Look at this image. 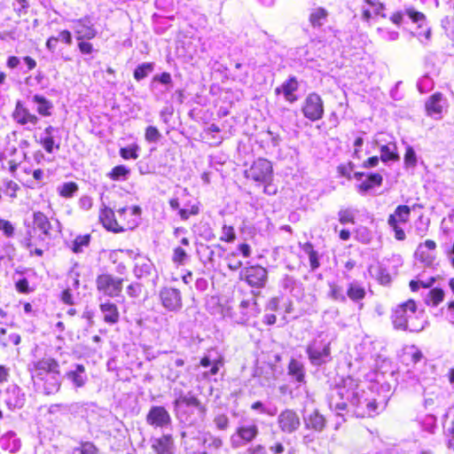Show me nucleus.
<instances>
[{
    "label": "nucleus",
    "instance_id": "nucleus-25",
    "mask_svg": "<svg viewBox=\"0 0 454 454\" xmlns=\"http://www.w3.org/2000/svg\"><path fill=\"white\" fill-rule=\"evenodd\" d=\"M66 377L75 387H84L88 380L85 367L82 364H76L74 369L67 372Z\"/></svg>",
    "mask_w": 454,
    "mask_h": 454
},
{
    "label": "nucleus",
    "instance_id": "nucleus-36",
    "mask_svg": "<svg viewBox=\"0 0 454 454\" xmlns=\"http://www.w3.org/2000/svg\"><path fill=\"white\" fill-rule=\"evenodd\" d=\"M396 145L393 142H388L386 145H380V159L382 161L395 160L398 159L396 152Z\"/></svg>",
    "mask_w": 454,
    "mask_h": 454
},
{
    "label": "nucleus",
    "instance_id": "nucleus-57",
    "mask_svg": "<svg viewBox=\"0 0 454 454\" xmlns=\"http://www.w3.org/2000/svg\"><path fill=\"white\" fill-rule=\"evenodd\" d=\"M405 13L409 16L413 22L419 23V27H422L424 22L426 21V17L422 12H417L413 9H407Z\"/></svg>",
    "mask_w": 454,
    "mask_h": 454
},
{
    "label": "nucleus",
    "instance_id": "nucleus-63",
    "mask_svg": "<svg viewBox=\"0 0 454 454\" xmlns=\"http://www.w3.org/2000/svg\"><path fill=\"white\" fill-rule=\"evenodd\" d=\"M214 423L219 430H225L229 427V418L225 414H218L215 417Z\"/></svg>",
    "mask_w": 454,
    "mask_h": 454
},
{
    "label": "nucleus",
    "instance_id": "nucleus-55",
    "mask_svg": "<svg viewBox=\"0 0 454 454\" xmlns=\"http://www.w3.org/2000/svg\"><path fill=\"white\" fill-rule=\"evenodd\" d=\"M417 86L421 93H425L433 88L434 82L428 75H424L418 81Z\"/></svg>",
    "mask_w": 454,
    "mask_h": 454
},
{
    "label": "nucleus",
    "instance_id": "nucleus-33",
    "mask_svg": "<svg viewBox=\"0 0 454 454\" xmlns=\"http://www.w3.org/2000/svg\"><path fill=\"white\" fill-rule=\"evenodd\" d=\"M382 180L383 178L381 175L378 173L371 174L357 186L358 192L364 194L373 187L381 185Z\"/></svg>",
    "mask_w": 454,
    "mask_h": 454
},
{
    "label": "nucleus",
    "instance_id": "nucleus-46",
    "mask_svg": "<svg viewBox=\"0 0 454 454\" xmlns=\"http://www.w3.org/2000/svg\"><path fill=\"white\" fill-rule=\"evenodd\" d=\"M327 12L324 8H317L312 11L309 16V20L312 26L320 27L323 25V20H325Z\"/></svg>",
    "mask_w": 454,
    "mask_h": 454
},
{
    "label": "nucleus",
    "instance_id": "nucleus-12",
    "mask_svg": "<svg viewBox=\"0 0 454 454\" xmlns=\"http://www.w3.org/2000/svg\"><path fill=\"white\" fill-rule=\"evenodd\" d=\"M278 425L283 433L292 434L301 426L300 417L294 411L286 409L278 415Z\"/></svg>",
    "mask_w": 454,
    "mask_h": 454
},
{
    "label": "nucleus",
    "instance_id": "nucleus-38",
    "mask_svg": "<svg viewBox=\"0 0 454 454\" xmlns=\"http://www.w3.org/2000/svg\"><path fill=\"white\" fill-rule=\"evenodd\" d=\"M33 102L37 105V112L43 116L51 115V109L52 104L47 100L44 97L40 95H35L32 98Z\"/></svg>",
    "mask_w": 454,
    "mask_h": 454
},
{
    "label": "nucleus",
    "instance_id": "nucleus-17",
    "mask_svg": "<svg viewBox=\"0 0 454 454\" xmlns=\"http://www.w3.org/2000/svg\"><path fill=\"white\" fill-rule=\"evenodd\" d=\"M146 419L148 424L158 427H164L171 422L169 413L162 406L152 407L147 414Z\"/></svg>",
    "mask_w": 454,
    "mask_h": 454
},
{
    "label": "nucleus",
    "instance_id": "nucleus-37",
    "mask_svg": "<svg viewBox=\"0 0 454 454\" xmlns=\"http://www.w3.org/2000/svg\"><path fill=\"white\" fill-rule=\"evenodd\" d=\"M418 421L423 431L428 434H434L437 425L436 418L434 415L426 414L421 416Z\"/></svg>",
    "mask_w": 454,
    "mask_h": 454
},
{
    "label": "nucleus",
    "instance_id": "nucleus-45",
    "mask_svg": "<svg viewBox=\"0 0 454 454\" xmlns=\"http://www.w3.org/2000/svg\"><path fill=\"white\" fill-rule=\"evenodd\" d=\"M153 63L149 62L139 65L134 71V78L137 81H141L153 71Z\"/></svg>",
    "mask_w": 454,
    "mask_h": 454
},
{
    "label": "nucleus",
    "instance_id": "nucleus-11",
    "mask_svg": "<svg viewBox=\"0 0 454 454\" xmlns=\"http://www.w3.org/2000/svg\"><path fill=\"white\" fill-rule=\"evenodd\" d=\"M119 223L126 229H133L138 224L141 208L137 206L123 207L116 209Z\"/></svg>",
    "mask_w": 454,
    "mask_h": 454
},
{
    "label": "nucleus",
    "instance_id": "nucleus-32",
    "mask_svg": "<svg viewBox=\"0 0 454 454\" xmlns=\"http://www.w3.org/2000/svg\"><path fill=\"white\" fill-rule=\"evenodd\" d=\"M1 445L10 452H17L20 448V441L14 432H8L1 438Z\"/></svg>",
    "mask_w": 454,
    "mask_h": 454
},
{
    "label": "nucleus",
    "instance_id": "nucleus-35",
    "mask_svg": "<svg viewBox=\"0 0 454 454\" xmlns=\"http://www.w3.org/2000/svg\"><path fill=\"white\" fill-rule=\"evenodd\" d=\"M288 373L294 377L297 382H303L305 378L303 364L295 359H292L288 365Z\"/></svg>",
    "mask_w": 454,
    "mask_h": 454
},
{
    "label": "nucleus",
    "instance_id": "nucleus-20",
    "mask_svg": "<svg viewBox=\"0 0 454 454\" xmlns=\"http://www.w3.org/2000/svg\"><path fill=\"white\" fill-rule=\"evenodd\" d=\"M446 106V100L441 93H434L426 103V110L429 116L434 119H441L442 113Z\"/></svg>",
    "mask_w": 454,
    "mask_h": 454
},
{
    "label": "nucleus",
    "instance_id": "nucleus-27",
    "mask_svg": "<svg viewBox=\"0 0 454 454\" xmlns=\"http://www.w3.org/2000/svg\"><path fill=\"white\" fill-rule=\"evenodd\" d=\"M152 448L157 454H173V439L165 434L153 440Z\"/></svg>",
    "mask_w": 454,
    "mask_h": 454
},
{
    "label": "nucleus",
    "instance_id": "nucleus-47",
    "mask_svg": "<svg viewBox=\"0 0 454 454\" xmlns=\"http://www.w3.org/2000/svg\"><path fill=\"white\" fill-rule=\"evenodd\" d=\"M303 251L308 254L309 264L312 270H316L319 267L318 255L317 251L314 250L313 246L310 243H306L303 246Z\"/></svg>",
    "mask_w": 454,
    "mask_h": 454
},
{
    "label": "nucleus",
    "instance_id": "nucleus-14",
    "mask_svg": "<svg viewBox=\"0 0 454 454\" xmlns=\"http://www.w3.org/2000/svg\"><path fill=\"white\" fill-rule=\"evenodd\" d=\"M12 116L17 123L29 130L35 129L39 121L38 117L31 114L20 101L16 105Z\"/></svg>",
    "mask_w": 454,
    "mask_h": 454
},
{
    "label": "nucleus",
    "instance_id": "nucleus-56",
    "mask_svg": "<svg viewBox=\"0 0 454 454\" xmlns=\"http://www.w3.org/2000/svg\"><path fill=\"white\" fill-rule=\"evenodd\" d=\"M378 35L386 41H395L399 37V33L397 31L389 30L383 27H379L377 29Z\"/></svg>",
    "mask_w": 454,
    "mask_h": 454
},
{
    "label": "nucleus",
    "instance_id": "nucleus-13",
    "mask_svg": "<svg viewBox=\"0 0 454 454\" xmlns=\"http://www.w3.org/2000/svg\"><path fill=\"white\" fill-rule=\"evenodd\" d=\"M241 277L254 287H262L267 280V270L261 266H251L241 272Z\"/></svg>",
    "mask_w": 454,
    "mask_h": 454
},
{
    "label": "nucleus",
    "instance_id": "nucleus-4",
    "mask_svg": "<svg viewBox=\"0 0 454 454\" xmlns=\"http://www.w3.org/2000/svg\"><path fill=\"white\" fill-rule=\"evenodd\" d=\"M246 176L259 184L262 182H268L270 179H273L271 162L266 159L254 160L251 167L246 170Z\"/></svg>",
    "mask_w": 454,
    "mask_h": 454
},
{
    "label": "nucleus",
    "instance_id": "nucleus-59",
    "mask_svg": "<svg viewBox=\"0 0 454 454\" xmlns=\"http://www.w3.org/2000/svg\"><path fill=\"white\" fill-rule=\"evenodd\" d=\"M339 221L342 224L354 223V213L351 209L346 208L339 211Z\"/></svg>",
    "mask_w": 454,
    "mask_h": 454
},
{
    "label": "nucleus",
    "instance_id": "nucleus-26",
    "mask_svg": "<svg viewBox=\"0 0 454 454\" xmlns=\"http://www.w3.org/2000/svg\"><path fill=\"white\" fill-rule=\"evenodd\" d=\"M56 133H58V129L52 126H49L44 129L40 138L41 145H43L44 150L49 153H53L54 148H59V145L57 144L54 139Z\"/></svg>",
    "mask_w": 454,
    "mask_h": 454
},
{
    "label": "nucleus",
    "instance_id": "nucleus-60",
    "mask_svg": "<svg viewBox=\"0 0 454 454\" xmlns=\"http://www.w3.org/2000/svg\"><path fill=\"white\" fill-rule=\"evenodd\" d=\"M145 139L149 143H155L157 142L160 137V133L157 129V128L153 126H149L145 130Z\"/></svg>",
    "mask_w": 454,
    "mask_h": 454
},
{
    "label": "nucleus",
    "instance_id": "nucleus-31",
    "mask_svg": "<svg viewBox=\"0 0 454 454\" xmlns=\"http://www.w3.org/2000/svg\"><path fill=\"white\" fill-rule=\"evenodd\" d=\"M304 424L307 428L320 432L325 427V419L317 411H314L304 417Z\"/></svg>",
    "mask_w": 454,
    "mask_h": 454
},
{
    "label": "nucleus",
    "instance_id": "nucleus-49",
    "mask_svg": "<svg viewBox=\"0 0 454 454\" xmlns=\"http://www.w3.org/2000/svg\"><path fill=\"white\" fill-rule=\"evenodd\" d=\"M329 296L337 301H346V294L343 288L336 284H330Z\"/></svg>",
    "mask_w": 454,
    "mask_h": 454
},
{
    "label": "nucleus",
    "instance_id": "nucleus-23",
    "mask_svg": "<svg viewBox=\"0 0 454 454\" xmlns=\"http://www.w3.org/2000/svg\"><path fill=\"white\" fill-rule=\"evenodd\" d=\"M100 312L103 316L104 322L108 325H115L119 322L120 313L117 306L110 301H106L99 305Z\"/></svg>",
    "mask_w": 454,
    "mask_h": 454
},
{
    "label": "nucleus",
    "instance_id": "nucleus-10",
    "mask_svg": "<svg viewBox=\"0 0 454 454\" xmlns=\"http://www.w3.org/2000/svg\"><path fill=\"white\" fill-rule=\"evenodd\" d=\"M159 295L162 306L168 311H178L182 309V295L178 289L165 286L160 290Z\"/></svg>",
    "mask_w": 454,
    "mask_h": 454
},
{
    "label": "nucleus",
    "instance_id": "nucleus-24",
    "mask_svg": "<svg viewBox=\"0 0 454 454\" xmlns=\"http://www.w3.org/2000/svg\"><path fill=\"white\" fill-rule=\"evenodd\" d=\"M240 316L235 318L238 324L246 323L251 317L259 313L255 301H242L239 304Z\"/></svg>",
    "mask_w": 454,
    "mask_h": 454
},
{
    "label": "nucleus",
    "instance_id": "nucleus-18",
    "mask_svg": "<svg viewBox=\"0 0 454 454\" xmlns=\"http://www.w3.org/2000/svg\"><path fill=\"white\" fill-rule=\"evenodd\" d=\"M299 83L295 77H289L280 86L275 89L277 95L282 94L286 102L293 104L297 101L298 98L295 92L298 90Z\"/></svg>",
    "mask_w": 454,
    "mask_h": 454
},
{
    "label": "nucleus",
    "instance_id": "nucleus-9",
    "mask_svg": "<svg viewBox=\"0 0 454 454\" xmlns=\"http://www.w3.org/2000/svg\"><path fill=\"white\" fill-rule=\"evenodd\" d=\"M59 364L56 360L51 357L43 358L33 364L30 368L31 376L35 385L40 386L41 382L49 376L50 372L59 369Z\"/></svg>",
    "mask_w": 454,
    "mask_h": 454
},
{
    "label": "nucleus",
    "instance_id": "nucleus-58",
    "mask_svg": "<svg viewBox=\"0 0 454 454\" xmlns=\"http://www.w3.org/2000/svg\"><path fill=\"white\" fill-rule=\"evenodd\" d=\"M429 223V219L425 220L423 216H420L419 218V224L416 226L415 229L416 234L421 238L426 236L428 231Z\"/></svg>",
    "mask_w": 454,
    "mask_h": 454
},
{
    "label": "nucleus",
    "instance_id": "nucleus-21",
    "mask_svg": "<svg viewBox=\"0 0 454 454\" xmlns=\"http://www.w3.org/2000/svg\"><path fill=\"white\" fill-rule=\"evenodd\" d=\"M4 402L9 409H16L23 406L25 395L17 385H10L5 390Z\"/></svg>",
    "mask_w": 454,
    "mask_h": 454
},
{
    "label": "nucleus",
    "instance_id": "nucleus-39",
    "mask_svg": "<svg viewBox=\"0 0 454 454\" xmlns=\"http://www.w3.org/2000/svg\"><path fill=\"white\" fill-rule=\"evenodd\" d=\"M347 295L350 300L354 301H358L364 298L365 290L357 282H353L348 286V288L347 290Z\"/></svg>",
    "mask_w": 454,
    "mask_h": 454
},
{
    "label": "nucleus",
    "instance_id": "nucleus-50",
    "mask_svg": "<svg viewBox=\"0 0 454 454\" xmlns=\"http://www.w3.org/2000/svg\"><path fill=\"white\" fill-rule=\"evenodd\" d=\"M90 243V236H78L73 242L72 250L78 254L83 251V248L88 247Z\"/></svg>",
    "mask_w": 454,
    "mask_h": 454
},
{
    "label": "nucleus",
    "instance_id": "nucleus-64",
    "mask_svg": "<svg viewBox=\"0 0 454 454\" xmlns=\"http://www.w3.org/2000/svg\"><path fill=\"white\" fill-rule=\"evenodd\" d=\"M120 155L124 160H129V159L136 160L138 157V154L137 153L136 147H131V146L121 148L120 150Z\"/></svg>",
    "mask_w": 454,
    "mask_h": 454
},
{
    "label": "nucleus",
    "instance_id": "nucleus-61",
    "mask_svg": "<svg viewBox=\"0 0 454 454\" xmlns=\"http://www.w3.org/2000/svg\"><path fill=\"white\" fill-rule=\"evenodd\" d=\"M13 10L19 15L22 16L27 12L28 2L27 0H15L13 2Z\"/></svg>",
    "mask_w": 454,
    "mask_h": 454
},
{
    "label": "nucleus",
    "instance_id": "nucleus-44",
    "mask_svg": "<svg viewBox=\"0 0 454 454\" xmlns=\"http://www.w3.org/2000/svg\"><path fill=\"white\" fill-rule=\"evenodd\" d=\"M251 409L254 411H259L260 413L267 414L270 417H274L278 412V409L276 406L266 405L260 401H257V402H254V403H252Z\"/></svg>",
    "mask_w": 454,
    "mask_h": 454
},
{
    "label": "nucleus",
    "instance_id": "nucleus-41",
    "mask_svg": "<svg viewBox=\"0 0 454 454\" xmlns=\"http://www.w3.org/2000/svg\"><path fill=\"white\" fill-rule=\"evenodd\" d=\"M421 357H422V354H421L420 350L415 346L407 347L404 349V352L403 355V359L406 363L411 362L413 364H416L419 361H420Z\"/></svg>",
    "mask_w": 454,
    "mask_h": 454
},
{
    "label": "nucleus",
    "instance_id": "nucleus-40",
    "mask_svg": "<svg viewBox=\"0 0 454 454\" xmlns=\"http://www.w3.org/2000/svg\"><path fill=\"white\" fill-rule=\"evenodd\" d=\"M129 173L127 167L120 165L114 167L107 176L114 181H125L129 178Z\"/></svg>",
    "mask_w": 454,
    "mask_h": 454
},
{
    "label": "nucleus",
    "instance_id": "nucleus-53",
    "mask_svg": "<svg viewBox=\"0 0 454 454\" xmlns=\"http://www.w3.org/2000/svg\"><path fill=\"white\" fill-rule=\"evenodd\" d=\"M236 239L234 228L229 225H223L221 231L220 239L228 243H231Z\"/></svg>",
    "mask_w": 454,
    "mask_h": 454
},
{
    "label": "nucleus",
    "instance_id": "nucleus-19",
    "mask_svg": "<svg viewBox=\"0 0 454 454\" xmlns=\"http://www.w3.org/2000/svg\"><path fill=\"white\" fill-rule=\"evenodd\" d=\"M72 28L76 35L77 40H90L97 35V30L94 28L93 24L87 18L74 21Z\"/></svg>",
    "mask_w": 454,
    "mask_h": 454
},
{
    "label": "nucleus",
    "instance_id": "nucleus-28",
    "mask_svg": "<svg viewBox=\"0 0 454 454\" xmlns=\"http://www.w3.org/2000/svg\"><path fill=\"white\" fill-rule=\"evenodd\" d=\"M41 386L46 395L58 392L60 387L59 370L57 369L56 371L50 372L49 376L45 377V380L41 382L39 387Z\"/></svg>",
    "mask_w": 454,
    "mask_h": 454
},
{
    "label": "nucleus",
    "instance_id": "nucleus-6",
    "mask_svg": "<svg viewBox=\"0 0 454 454\" xmlns=\"http://www.w3.org/2000/svg\"><path fill=\"white\" fill-rule=\"evenodd\" d=\"M196 408L200 411H204V406L200 403L197 397L191 393H181L176 396L174 402V411L176 417L184 421L187 419V412L189 409Z\"/></svg>",
    "mask_w": 454,
    "mask_h": 454
},
{
    "label": "nucleus",
    "instance_id": "nucleus-3",
    "mask_svg": "<svg viewBox=\"0 0 454 454\" xmlns=\"http://www.w3.org/2000/svg\"><path fill=\"white\" fill-rule=\"evenodd\" d=\"M333 336L328 332H320L308 344L306 353L311 364L319 366L331 361V344Z\"/></svg>",
    "mask_w": 454,
    "mask_h": 454
},
{
    "label": "nucleus",
    "instance_id": "nucleus-15",
    "mask_svg": "<svg viewBox=\"0 0 454 454\" xmlns=\"http://www.w3.org/2000/svg\"><path fill=\"white\" fill-rule=\"evenodd\" d=\"M436 244L434 240L427 239L418 246L415 257L426 266L433 265L435 260Z\"/></svg>",
    "mask_w": 454,
    "mask_h": 454
},
{
    "label": "nucleus",
    "instance_id": "nucleus-22",
    "mask_svg": "<svg viewBox=\"0 0 454 454\" xmlns=\"http://www.w3.org/2000/svg\"><path fill=\"white\" fill-rule=\"evenodd\" d=\"M99 220L106 229L114 232H121L124 228L119 223V220L115 218L114 212L104 206L99 213Z\"/></svg>",
    "mask_w": 454,
    "mask_h": 454
},
{
    "label": "nucleus",
    "instance_id": "nucleus-29",
    "mask_svg": "<svg viewBox=\"0 0 454 454\" xmlns=\"http://www.w3.org/2000/svg\"><path fill=\"white\" fill-rule=\"evenodd\" d=\"M133 272L137 278H142L150 274L153 268L151 261L147 258L137 255Z\"/></svg>",
    "mask_w": 454,
    "mask_h": 454
},
{
    "label": "nucleus",
    "instance_id": "nucleus-1",
    "mask_svg": "<svg viewBox=\"0 0 454 454\" xmlns=\"http://www.w3.org/2000/svg\"><path fill=\"white\" fill-rule=\"evenodd\" d=\"M348 402L354 407L356 417H372L379 413V410L385 407L384 402H377L372 388L358 384L354 379L348 378L343 385L337 387L331 394L329 405L335 411H343Z\"/></svg>",
    "mask_w": 454,
    "mask_h": 454
},
{
    "label": "nucleus",
    "instance_id": "nucleus-16",
    "mask_svg": "<svg viewBox=\"0 0 454 454\" xmlns=\"http://www.w3.org/2000/svg\"><path fill=\"white\" fill-rule=\"evenodd\" d=\"M386 6L380 0H364L361 6L362 19L365 21H369L372 18L380 16L386 18L387 15L384 12Z\"/></svg>",
    "mask_w": 454,
    "mask_h": 454
},
{
    "label": "nucleus",
    "instance_id": "nucleus-30",
    "mask_svg": "<svg viewBox=\"0 0 454 454\" xmlns=\"http://www.w3.org/2000/svg\"><path fill=\"white\" fill-rule=\"evenodd\" d=\"M411 215V208L405 205L398 206L395 212L388 216L387 223H405L408 222Z\"/></svg>",
    "mask_w": 454,
    "mask_h": 454
},
{
    "label": "nucleus",
    "instance_id": "nucleus-54",
    "mask_svg": "<svg viewBox=\"0 0 454 454\" xmlns=\"http://www.w3.org/2000/svg\"><path fill=\"white\" fill-rule=\"evenodd\" d=\"M200 212V207L197 204H193L189 207L180 208L178 215L184 221L187 220L191 215H196Z\"/></svg>",
    "mask_w": 454,
    "mask_h": 454
},
{
    "label": "nucleus",
    "instance_id": "nucleus-52",
    "mask_svg": "<svg viewBox=\"0 0 454 454\" xmlns=\"http://www.w3.org/2000/svg\"><path fill=\"white\" fill-rule=\"evenodd\" d=\"M0 231L4 235L5 238L11 239L14 236L15 228L10 221L0 219Z\"/></svg>",
    "mask_w": 454,
    "mask_h": 454
},
{
    "label": "nucleus",
    "instance_id": "nucleus-43",
    "mask_svg": "<svg viewBox=\"0 0 454 454\" xmlns=\"http://www.w3.org/2000/svg\"><path fill=\"white\" fill-rule=\"evenodd\" d=\"M20 190V187L16 182L10 179L3 180L4 193L11 199H15L17 197V192Z\"/></svg>",
    "mask_w": 454,
    "mask_h": 454
},
{
    "label": "nucleus",
    "instance_id": "nucleus-48",
    "mask_svg": "<svg viewBox=\"0 0 454 454\" xmlns=\"http://www.w3.org/2000/svg\"><path fill=\"white\" fill-rule=\"evenodd\" d=\"M444 297V294L442 290L434 288L429 291L427 298L426 302L432 306H437L441 301H442Z\"/></svg>",
    "mask_w": 454,
    "mask_h": 454
},
{
    "label": "nucleus",
    "instance_id": "nucleus-2",
    "mask_svg": "<svg viewBox=\"0 0 454 454\" xmlns=\"http://www.w3.org/2000/svg\"><path fill=\"white\" fill-rule=\"evenodd\" d=\"M393 324L396 329L420 332L425 328L426 320L422 311L417 310L413 300H409L396 307L394 310Z\"/></svg>",
    "mask_w": 454,
    "mask_h": 454
},
{
    "label": "nucleus",
    "instance_id": "nucleus-5",
    "mask_svg": "<svg viewBox=\"0 0 454 454\" xmlns=\"http://www.w3.org/2000/svg\"><path fill=\"white\" fill-rule=\"evenodd\" d=\"M259 434V428L254 422L239 425L231 436L232 448H240L254 441Z\"/></svg>",
    "mask_w": 454,
    "mask_h": 454
},
{
    "label": "nucleus",
    "instance_id": "nucleus-62",
    "mask_svg": "<svg viewBox=\"0 0 454 454\" xmlns=\"http://www.w3.org/2000/svg\"><path fill=\"white\" fill-rule=\"evenodd\" d=\"M404 163L406 166L415 167L417 164V156L411 146L406 148L404 154Z\"/></svg>",
    "mask_w": 454,
    "mask_h": 454
},
{
    "label": "nucleus",
    "instance_id": "nucleus-51",
    "mask_svg": "<svg viewBox=\"0 0 454 454\" xmlns=\"http://www.w3.org/2000/svg\"><path fill=\"white\" fill-rule=\"evenodd\" d=\"M78 187L75 183L69 182L65 183L61 186L59 187V194L62 197L69 198L74 195V193L77 191Z\"/></svg>",
    "mask_w": 454,
    "mask_h": 454
},
{
    "label": "nucleus",
    "instance_id": "nucleus-42",
    "mask_svg": "<svg viewBox=\"0 0 454 454\" xmlns=\"http://www.w3.org/2000/svg\"><path fill=\"white\" fill-rule=\"evenodd\" d=\"M189 261V254L182 247H176L173 249L172 262L177 265H184Z\"/></svg>",
    "mask_w": 454,
    "mask_h": 454
},
{
    "label": "nucleus",
    "instance_id": "nucleus-8",
    "mask_svg": "<svg viewBox=\"0 0 454 454\" xmlns=\"http://www.w3.org/2000/svg\"><path fill=\"white\" fill-rule=\"evenodd\" d=\"M301 111L304 116L312 121L320 120L324 114L321 97L315 92L309 93L304 100Z\"/></svg>",
    "mask_w": 454,
    "mask_h": 454
},
{
    "label": "nucleus",
    "instance_id": "nucleus-7",
    "mask_svg": "<svg viewBox=\"0 0 454 454\" xmlns=\"http://www.w3.org/2000/svg\"><path fill=\"white\" fill-rule=\"evenodd\" d=\"M123 279L110 274H101L96 279L97 289L109 297H116L122 291Z\"/></svg>",
    "mask_w": 454,
    "mask_h": 454
},
{
    "label": "nucleus",
    "instance_id": "nucleus-34",
    "mask_svg": "<svg viewBox=\"0 0 454 454\" xmlns=\"http://www.w3.org/2000/svg\"><path fill=\"white\" fill-rule=\"evenodd\" d=\"M35 228H37L44 236L50 235L51 223L48 217L42 212H35L33 219Z\"/></svg>",
    "mask_w": 454,
    "mask_h": 454
}]
</instances>
